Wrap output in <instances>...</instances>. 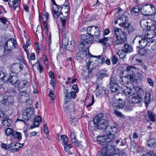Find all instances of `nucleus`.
I'll list each match as a JSON object with an SVG mask.
<instances>
[{
    "instance_id": "obj_54",
    "label": "nucleus",
    "mask_w": 156,
    "mask_h": 156,
    "mask_svg": "<svg viewBox=\"0 0 156 156\" xmlns=\"http://www.w3.org/2000/svg\"><path fill=\"white\" fill-rule=\"evenodd\" d=\"M111 61L113 64H115L117 63L118 61V58L115 55H113L111 58Z\"/></svg>"
},
{
    "instance_id": "obj_28",
    "label": "nucleus",
    "mask_w": 156,
    "mask_h": 156,
    "mask_svg": "<svg viewBox=\"0 0 156 156\" xmlns=\"http://www.w3.org/2000/svg\"><path fill=\"white\" fill-rule=\"evenodd\" d=\"M147 114L149 119L151 122H155L156 121V114L152 111L148 110Z\"/></svg>"
},
{
    "instance_id": "obj_51",
    "label": "nucleus",
    "mask_w": 156,
    "mask_h": 156,
    "mask_svg": "<svg viewBox=\"0 0 156 156\" xmlns=\"http://www.w3.org/2000/svg\"><path fill=\"white\" fill-rule=\"evenodd\" d=\"M46 33L47 35V38H48V45L49 47H50V43L51 42V33L49 32L48 30H46Z\"/></svg>"
},
{
    "instance_id": "obj_44",
    "label": "nucleus",
    "mask_w": 156,
    "mask_h": 156,
    "mask_svg": "<svg viewBox=\"0 0 156 156\" xmlns=\"http://www.w3.org/2000/svg\"><path fill=\"white\" fill-rule=\"evenodd\" d=\"M86 69L88 70V74L89 77L91 76H92V70L93 68L92 65L91 64H87L86 66Z\"/></svg>"
},
{
    "instance_id": "obj_2",
    "label": "nucleus",
    "mask_w": 156,
    "mask_h": 156,
    "mask_svg": "<svg viewBox=\"0 0 156 156\" xmlns=\"http://www.w3.org/2000/svg\"><path fill=\"white\" fill-rule=\"evenodd\" d=\"M87 33L86 34H82L83 38H86L90 41L93 42V38H98L100 37V31L97 27L92 26L88 27L87 29Z\"/></svg>"
},
{
    "instance_id": "obj_7",
    "label": "nucleus",
    "mask_w": 156,
    "mask_h": 156,
    "mask_svg": "<svg viewBox=\"0 0 156 156\" xmlns=\"http://www.w3.org/2000/svg\"><path fill=\"white\" fill-rule=\"evenodd\" d=\"M133 42L138 48H144L149 42L145 37L142 36H136L134 38Z\"/></svg>"
},
{
    "instance_id": "obj_58",
    "label": "nucleus",
    "mask_w": 156,
    "mask_h": 156,
    "mask_svg": "<svg viewBox=\"0 0 156 156\" xmlns=\"http://www.w3.org/2000/svg\"><path fill=\"white\" fill-rule=\"evenodd\" d=\"M62 44L64 47L67 46L69 44L68 39L66 37L62 39Z\"/></svg>"
},
{
    "instance_id": "obj_21",
    "label": "nucleus",
    "mask_w": 156,
    "mask_h": 156,
    "mask_svg": "<svg viewBox=\"0 0 156 156\" xmlns=\"http://www.w3.org/2000/svg\"><path fill=\"white\" fill-rule=\"evenodd\" d=\"M141 9L137 5L134 6L131 9L130 12L131 15L133 16H138L141 11Z\"/></svg>"
},
{
    "instance_id": "obj_23",
    "label": "nucleus",
    "mask_w": 156,
    "mask_h": 156,
    "mask_svg": "<svg viewBox=\"0 0 156 156\" xmlns=\"http://www.w3.org/2000/svg\"><path fill=\"white\" fill-rule=\"evenodd\" d=\"M41 120V116H36L34 119V122L33 123V126H31L30 128V129H32L35 127H38L40 124V122Z\"/></svg>"
},
{
    "instance_id": "obj_27",
    "label": "nucleus",
    "mask_w": 156,
    "mask_h": 156,
    "mask_svg": "<svg viewBox=\"0 0 156 156\" xmlns=\"http://www.w3.org/2000/svg\"><path fill=\"white\" fill-rule=\"evenodd\" d=\"M119 20L122 21V23H120L119 24L120 26L124 27L127 24H126V23L128 22V19L127 17L125 15H122L120 19H118V20Z\"/></svg>"
},
{
    "instance_id": "obj_64",
    "label": "nucleus",
    "mask_w": 156,
    "mask_h": 156,
    "mask_svg": "<svg viewBox=\"0 0 156 156\" xmlns=\"http://www.w3.org/2000/svg\"><path fill=\"white\" fill-rule=\"evenodd\" d=\"M112 156H126V153L123 152H120L119 153L113 154Z\"/></svg>"
},
{
    "instance_id": "obj_26",
    "label": "nucleus",
    "mask_w": 156,
    "mask_h": 156,
    "mask_svg": "<svg viewBox=\"0 0 156 156\" xmlns=\"http://www.w3.org/2000/svg\"><path fill=\"white\" fill-rule=\"evenodd\" d=\"M85 56H88V54H85L83 51H79L76 54L75 58L77 60H81L83 59Z\"/></svg>"
},
{
    "instance_id": "obj_37",
    "label": "nucleus",
    "mask_w": 156,
    "mask_h": 156,
    "mask_svg": "<svg viewBox=\"0 0 156 156\" xmlns=\"http://www.w3.org/2000/svg\"><path fill=\"white\" fill-rule=\"evenodd\" d=\"M114 32L115 37L120 36L122 33L124 34H126V32L124 31H122L121 29L118 28H115L114 29Z\"/></svg>"
},
{
    "instance_id": "obj_4",
    "label": "nucleus",
    "mask_w": 156,
    "mask_h": 156,
    "mask_svg": "<svg viewBox=\"0 0 156 156\" xmlns=\"http://www.w3.org/2000/svg\"><path fill=\"white\" fill-rule=\"evenodd\" d=\"M81 43L78 45V48L80 51H83L85 54H87L88 56H90V54L89 53L88 48L89 47L90 44H91L93 42L90 41L86 38H83L82 36H81Z\"/></svg>"
},
{
    "instance_id": "obj_59",
    "label": "nucleus",
    "mask_w": 156,
    "mask_h": 156,
    "mask_svg": "<svg viewBox=\"0 0 156 156\" xmlns=\"http://www.w3.org/2000/svg\"><path fill=\"white\" fill-rule=\"evenodd\" d=\"M102 83V82L101 80L100 79V78H98L97 80L96 88L101 87Z\"/></svg>"
},
{
    "instance_id": "obj_61",
    "label": "nucleus",
    "mask_w": 156,
    "mask_h": 156,
    "mask_svg": "<svg viewBox=\"0 0 156 156\" xmlns=\"http://www.w3.org/2000/svg\"><path fill=\"white\" fill-rule=\"evenodd\" d=\"M72 147V146L71 144H68L66 145H64V149L66 152H67Z\"/></svg>"
},
{
    "instance_id": "obj_60",
    "label": "nucleus",
    "mask_w": 156,
    "mask_h": 156,
    "mask_svg": "<svg viewBox=\"0 0 156 156\" xmlns=\"http://www.w3.org/2000/svg\"><path fill=\"white\" fill-rule=\"evenodd\" d=\"M8 105H12L14 102V98L13 97L9 96L8 97Z\"/></svg>"
},
{
    "instance_id": "obj_24",
    "label": "nucleus",
    "mask_w": 156,
    "mask_h": 156,
    "mask_svg": "<svg viewBox=\"0 0 156 156\" xmlns=\"http://www.w3.org/2000/svg\"><path fill=\"white\" fill-rule=\"evenodd\" d=\"M16 84L17 88L19 90L25 87L28 85L27 82L25 80L19 81Z\"/></svg>"
},
{
    "instance_id": "obj_14",
    "label": "nucleus",
    "mask_w": 156,
    "mask_h": 156,
    "mask_svg": "<svg viewBox=\"0 0 156 156\" xmlns=\"http://www.w3.org/2000/svg\"><path fill=\"white\" fill-rule=\"evenodd\" d=\"M23 68V65L19 63H16L12 64L10 68L12 73L16 74L20 72Z\"/></svg>"
},
{
    "instance_id": "obj_62",
    "label": "nucleus",
    "mask_w": 156,
    "mask_h": 156,
    "mask_svg": "<svg viewBox=\"0 0 156 156\" xmlns=\"http://www.w3.org/2000/svg\"><path fill=\"white\" fill-rule=\"evenodd\" d=\"M91 100L90 102H89L88 104L86 105V107L87 108H88L89 107H90L91 105H92L94 103V97L92 95L91 96Z\"/></svg>"
},
{
    "instance_id": "obj_56",
    "label": "nucleus",
    "mask_w": 156,
    "mask_h": 156,
    "mask_svg": "<svg viewBox=\"0 0 156 156\" xmlns=\"http://www.w3.org/2000/svg\"><path fill=\"white\" fill-rule=\"evenodd\" d=\"M101 87L96 88L95 91L96 94L97 96H100L102 93V90L101 89Z\"/></svg>"
},
{
    "instance_id": "obj_33",
    "label": "nucleus",
    "mask_w": 156,
    "mask_h": 156,
    "mask_svg": "<svg viewBox=\"0 0 156 156\" xmlns=\"http://www.w3.org/2000/svg\"><path fill=\"white\" fill-rule=\"evenodd\" d=\"M20 2H19L18 0H13V3L12 4V7L14 11L16 9L19 11L20 7Z\"/></svg>"
},
{
    "instance_id": "obj_18",
    "label": "nucleus",
    "mask_w": 156,
    "mask_h": 156,
    "mask_svg": "<svg viewBox=\"0 0 156 156\" xmlns=\"http://www.w3.org/2000/svg\"><path fill=\"white\" fill-rule=\"evenodd\" d=\"M113 107H117L119 108H122L125 106L126 108L129 106V105H126L125 104L124 101L120 98L115 101L113 104Z\"/></svg>"
},
{
    "instance_id": "obj_36",
    "label": "nucleus",
    "mask_w": 156,
    "mask_h": 156,
    "mask_svg": "<svg viewBox=\"0 0 156 156\" xmlns=\"http://www.w3.org/2000/svg\"><path fill=\"white\" fill-rule=\"evenodd\" d=\"M99 76L100 77V79L102 80L103 78L108 77L109 74L107 73L105 70H101L99 72Z\"/></svg>"
},
{
    "instance_id": "obj_39",
    "label": "nucleus",
    "mask_w": 156,
    "mask_h": 156,
    "mask_svg": "<svg viewBox=\"0 0 156 156\" xmlns=\"http://www.w3.org/2000/svg\"><path fill=\"white\" fill-rule=\"evenodd\" d=\"M137 96L142 98L144 94V91L143 90L142 88H138L137 89L136 92Z\"/></svg>"
},
{
    "instance_id": "obj_19",
    "label": "nucleus",
    "mask_w": 156,
    "mask_h": 156,
    "mask_svg": "<svg viewBox=\"0 0 156 156\" xmlns=\"http://www.w3.org/2000/svg\"><path fill=\"white\" fill-rule=\"evenodd\" d=\"M115 38L116 40H115V42L117 44H122L126 40V34L122 33L120 36L115 37Z\"/></svg>"
},
{
    "instance_id": "obj_47",
    "label": "nucleus",
    "mask_w": 156,
    "mask_h": 156,
    "mask_svg": "<svg viewBox=\"0 0 156 156\" xmlns=\"http://www.w3.org/2000/svg\"><path fill=\"white\" fill-rule=\"evenodd\" d=\"M18 95L21 98H25L28 96V93L24 90L20 91Z\"/></svg>"
},
{
    "instance_id": "obj_40",
    "label": "nucleus",
    "mask_w": 156,
    "mask_h": 156,
    "mask_svg": "<svg viewBox=\"0 0 156 156\" xmlns=\"http://www.w3.org/2000/svg\"><path fill=\"white\" fill-rule=\"evenodd\" d=\"M151 99V94L150 93H146L145 97V102L146 104V106L148 105V104L149 103Z\"/></svg>"
},
{
    "instance_id": "obj_53",
    "label": "nucleus",
    "mask_w": 156,
    "mask_h": 156,
    "mask_svg": "<svg viewBox=\"0 0 156 156\" xmlns=\"http://www.w3.org/2000/svg\"><path fill=\"white\" fill-rule=\"evenodd\" d=\"M0 22L4 25H7L9 23L7 19L4 17H0Z\"/></svg>"
},
{
    "instance_id": "obj_52",
    "label": "nucleus",
    "mask_w": 156,
    "mask_h": 156,
    "mask_svg": "<svg viewBox=\"0 0 156 156\" xmlns=\"http://www.w3.org/2000/svg\"><path fill=\"white\" fill-rule=\"evenodd\" d=\"M63 94L65 97L67 99H70V92L68 89H64V90Z\"/></svg>"
},
{
    "instance_id": "obj_6",
    "label": "nucleus",
    "mask_w": 156,
    "mask_h": 156,
    "mask_svg": "<svg viewBox=\"0 0 156 156\" xmlns=\"http://www.w3.org/2000/svg\"><path fill=\"white\" fill-rule=\"evenodd\" d=\"M156 12L154 6L151 4H146L142 6L141 12L144 15L147 16L153 15Z\"/></svg>"
},
{
    "instance_id": "obj_12",
    "label": "nucleus",
    "mask_w": 156,
    "mask_h": 156,
    "mask_svg": "<svg viewBox=\"0 0 156 156\" xmlns=\"http://www.w3.org/2000/svg\"><path fill=\"white\" fill-rule=\"evenodd\" d=\"M34 113V111L33 109L30 108H27L25 111L23 112V120L19 119H17V120L24 121L23 120H28L30 118L31 116Z\"/></svg>"
},
{
    "instance_id": "obj_50",
    "label": "nucleus",
    "mask_w": 156,
    "mask_h": 156,
    "mask_svg": "<svg viewBox=\"0 0 156 156\" xmlns=\"http://www.w3.org/2000/svg\"><path fill=\"white\" fill-rule=\"evenodd\" d=\"M95 57L101 60V64L105 62V59L106 58L103 55H100L96 56H95Z\"/></svg>"
},
{
    "instance_id": "obj_15",
    "label": "nucleus",
    "mask_w": 156,
    "mask_h": 156,
    "mask_svg": "<svg viewBox=\"0 0 156 156\" xmlns=\"http://www.w3.org/2000/svg\"><path fill=\"white\" fill-rule=\"evenodd\" d=\"M48 18L49 14L47 12H45L42 16L40 14H39V19H41L43 21L44 28L46 30H48L49 29L48 27Z\"/></svg>"
},
{
    "instance_id": "obj_32",
    "label": "nucleus",
    "mask_w": 156,
    "mask_h": 156,
    "mask_svg": "<svg viewBox=\"0 0 156 156\" xmlns=\"http://www.w3.org/2000/svg\"><path fill=\"white\" fill-rule=\"evenodd\" d=\"M106 138V136L104 135L98 136L97 138V141L102 145H106L105 138Z\"/></svg>"
},
{
    "instance_id": "obj_63",
    "label": "nucleus",
    "mask_w": 156,
    "mask_h": 156,
    "mask_svg": "<svg viewBox=\"0 0 156 156\" xmlns=\"http://www.w3.org/2000/svg\"><path fill=\"white\" fill-rule=\"evenodd\" d=\"M140 135L137 132H134L133 134V138L134 139H137L140 137Z\"/></svg>"
},
{
    "instance_id": "obj_41",
    "label": "nucleus",
    "mask_w": 156,
    "mask_h": 156,
    "mask_svg": "<svg viewBox=\"0 0 156 156\" xmlns=\"http://www.w3.org/2000/svg\"><path fill=\"white\" fill-rule=\"evenodd\" d=\"M138 53L141 55H145L146 56L147 55V52L148 51V50L145 49L144 48H140Z\"/></svg>"
},
{
    "instance_id": "obj_8",
    "label": "nucleus",
    "mask_w": 156,
    "mask_h": 156,
    "mask_svg": "<svg viewBox=\"0 0 156 156\" xmlns=\"http://www.w3.org/2000/svg\"><path fill=\"white\" fill-rule=\"evenodd\" d=\"M133 68V66H129L127 67V69L129 70L130 75V81L134 82L135 80L137 81L140 80L142 78V75L141 73L137 72L136 74L133 73L132 69Z\"/></svg>"
},
{
    "instance_id": "obj_5",
    "label": "nucleus",
    "mask_w": 156,
    "mask_h": 156,
    "mask_svg": "<svg viewBox=\"0 0 156 156\" xmlns=\"http://www.w3.org/2000/svg\"><path fill=\"white\" fill-rule=\"evenodd\" d=\"M16 45V41L14 38L8 40L4 44V54L7 55L10 54L13 48H15Z\"/></svg>"
},
{
    "instance_id": "obj_45",
    "label": "nucleus",
    "mask_w": 156,
    "mask_h": 156,
    "mask_svg": "<svg viewBox=\"0 0 156 156\" xmlns=\"http://www.w3.org/2000/svg\"><path fill=\"white\" fill-rule=\"evenodd\" d=\"M73 102H71L70 104V107H69V106H68L67 105L66 106L64 105V107H65V109L66 110V111L69 112L73 110Z\"/></svg>"
},
{
    "instance_id": "obj_43",
    "label": "nucleus",
    "mask_w": 156,
    "mask_h": 156,
    "mask_svg": "<svg viewBox=\"0 0 156 156\" xmlns=\"http://www.w3.org/2000/svg\"><path fill=\"white\" fill-rule=\"evenodd\" d=\"M42 31V30L41 26L40 25H38L36 31V36L38 37V34L39 36H42L43 35Z\"/></svg>"
},
{
    "instance_id": "obj_29",
    "label": "nucleus",
    "mask_w": 156,
    "mask_h": 156,
    "mask_svg": "<svg viewBox=\"0 0 156 156\" xmlns=\"http://www.w3.org/2000/svg\"><path fill=\"white\" fill-rule=\"evenodd\" d=\"M70 138L73 144L76 146H78L79 143L77 139L75 134L73 132L71 133L70 134Z\"/></svg>"
},
{
    "instance_id": "obj_31",
    "label": "nucleus",
    "mask_w": 156,
    "mask_h": 156,
    "mask_svg": "<svg viewBox=\"0 0 156 156\" xmlns=\"http://www.w3.org/2000/svg\"><path fill=\"white\" fill-rule=\"evenodd\" d=\"M106 138H105L106 145L108 144H112L113 141V140L115 139V138L112 134L109 135H106Z\"/></svg>"
},
{
    "instance_id": "obj_1",
    "label": "nucleus",
    "mask_w": 156,
    "mask_h": 156,
    "mask_svg": "<svg viewBox=\"0 0 156 156\" xmlns=\"http://www.w3.org/2000/svg\"><path fill=\"white\" fill-rule=\"evenodd\" d=\"M108 118L102 113L96 116L93 120L90 121L89 126L99 129H105L108 135L115 134L118 131V128L115 126H108L109 124Z\"/></svg>"
},
{
    "instance_id": "obj_16",
    "label": "nucleus",
    "mask_w": 156,
    "mask_h": 156,
    "mask_svg": "<svg viewBox=\"0 0 156 156\" xmlns=\"http://www.w3.org/2000/svg\"><path fill=\"white\" fill-rule=\"evenodd\" d=\"M113 40L109 37H105L104 36L101 39H99L98 42L105 45H110L113 44Z\"/></svg>"
},
{
    "instance_id": "obj_46",
    "label": "nucleus",
    "mask_w": 156,
    "mask_h": 156,
    "mask_svg": "<svg viewBox=\"0 0 156 156\" xmlns=\"http://www.w3.org/2000/svg\"><path fill=\"white\" fill-rule=\"evenodd\" d=\"M14 132V130L12 128H8L5 130V133L7 135L12 136Z\"/></svg>"
},
{
    "instance_id": "obj_3",
    "label": "nucleus",
    "mask_w": 156,
    "mask_h": 156,
    "mask_svg": "<svg viewBox=\"0 0 156 156\" xmlns=\"http://www.w3.org/2000/svg\"><path fill=\"white\" fill-rule=\"evenodd\" d=\"M115 147L111 144H108L103 147L101 151H99L97 156H112L115 152Z\"/></svg>"
},
{
    "instance_id": "obj_35",
    "label": "nucleus",
    "mask_w": 156,
    "mask_h": 156,
    "mask_svg": "<svg viewBox=\"0 0 156 156\" xmlns=\"http://www.w3.org/2000/svg\"><path fill=\"white\" fill-rule=\"evenodd\" d=\"M124 27H125L126 30H127V32L129 34L132 33L135 31V29L133 26L130 24L128 23Z\"/></svg>"
},
{
    "instance_id": "obj_17",
    "label": "nucleus",
    "mask_w": 156,
    "mask_h": 156,
    "mask_svg": "<svg viewBox=\"0 0 156 156\" xmlns=\"http://www.w3.org/2000/svg\"><path fill=\"white\" fill-rule=\"evenodd\" d=\"M24 145V144H21L18 143H17L15 144L10 143V151L12 152H14L15 151H19Z\"/></svg>"
},
{
    "instance_id": "obj_22",
    "label": "nucleus",
    "mask_w": 156,
    "mask_h": 156,
    "mask_svg": "<svg viewBox=\"0 0 156 156\" xmlns=\"http://www.w3.org/2000/svg\"><path fill=\"white\" fill-rule=\"evenodd\" d=\"M129 100H128L129 101V103H139L140 102V100L141 99L140 97L138 96L135 97L134 95H130L128 96Z\"/></svg>"
},
{
    "instance_id": "obj_42",
    "label": "nucleus",
    "mask_w": 156,
    "mask_h": 156,
    "mask_svg": "<svg viewBox=\"0 0 156 156\" xmlns=\"http://www.w3.org/2000/svg\"><path fill=\"white\" fill-rule=\"evenodd\" d=\"M120 58H124L126 55V53L123 49L119 50L117 53Z\"/></svg>"
},
{
    "instance_id": "obj_20",
    "label": "nucleus",
    "mask_w": 156,
    "mask_h": 156,
    "mask_svg": "<svg viewBox=\"0 0 156 156\" xmlns=\"http://www.w3.org/2000/svg\"><path fill=\"white\" fill-rule=\"evenodd\" d=\"M135 90L134 87H133V89L131 88L126 86H124L122 88V90L123 93H124L126 96L128 95V96L130 95H132L134 94L133 91Z\"/></svg>"
},
{
    "instance_id": "obj_57",
    "label": "nucleus",
    "mask_w": 156,
    "mask_h": 156,
    "mask_svg": "<svg viewBox=\"0 0 156 156\" xmlns=\"http://www.w3.org/2000/svg\"><path fill=\"white\" fill-rule=\"evenodd\" d=\"M76 92H77L75 91H71L70 92V99H71V98L74 99L76 98Z\"/></svg>"
},
{
    "instance_id": "obj_38",
    "label": "nucleus",
    "mask_w": 156,
    "mask_h": 156,
    "mask_svg": "<svg viewBox=\"0 0 156 156\" xmlns=\"http://www.w3.org/2000/svg\"><path fill=\"white\" fill-rule=\"evenodd\" d=\"M137 55H135L133 58L132 62H134L135 64H139L140 65H142L143 63L141 59H138L136 58Z\"/></svg>"
},
{
    "instance_id": "obj_34",
    "label": "nucleus",
    "mask_w": 156,
    "mask_h": 156,
    "mask_svg": "<svg viewBox=\"0 0 156 156\" xmlns=\"http://www.w3.org/2000/svg\"><path fill=\"white\" fill-rule=\"evenodd\" d=\"M149 30L145 33V35L147 36V37L150 35L149 34L150 31H152L154 33L155 35L156 36V26L154 24H153L149 27Z\"/></svg>"
},
{
    "instance_id": "obj_49",
    "label": "nucleus",
    "mask_w": 156,
    "mask_h": 156,
    "mask_svg": "<svg viewBox=\"0 0 156 156\" xmlns=\"http://www.w3.org/2000/svg\"><path fill=\"white\" fill-rule=\"evenodd\" d=\"M61 138L64 145H66L68 144V142L69 140L66 136L62 135L61 136Z\"/></svg>"
},
{
    "instance_id": "obj_25",
    "label": "nucleus",
    "mask_w": 156,
    "mask_h": 156,
    "mask_svg": "<svg viewBox=\"0 0 156 156\" xmlns=\"http://www.w3.org/2000/svg\"><path fill=\"white\" fill-rule=\"evenodd\" d=\"M156 139L154 138L150 137L147 141V146L149 147L154 148L156 147Z\"/></svg>"
},
{
    "instance_id": "obj_13",
    "label": "nucleus",
    "mask_w": 156,
    "mask_h": 156,
    "mask_svg": "<svg viewBox=\"0 0 156 156\" xmlns=\"http://www.w3.org/2000/svg\"><path fill=\"white\" fill-rule=\"evenodd\" d=\"M111 90L113 92H119L120 87L117 83L113 78L110 79V81L109 83Z\"/></svg>"
},
{
    "instance_id": "obj_48",
    "label": "nucleus",
    "mask_w": 156,
    "mask_h": 156,
    "mask_svg": "<svg viewBox=\"0 0 156 156\" xmlns=\"http://www.w3.org/2000/svg\"><path fill=\"white\" fill-rule=\"evenodd\" d=\"M15 138H17L19 140H21L22 138V134L21 133L17 131L14 132L12 135Z\"/></svg>"
},
{
    "instance_id": "obj_55",
    "label": "nucleus",
    "mask_w": 156,
    "mask_h": 156,
    "mask_svg": "<svg viewBox=\"0 0 156 156\" xmlns=\"http://www.w3.org/2000/svg\"><path fill=\"white\" fill-rule=\"evenodd\" d=\"M1 147L2 148L4 149L5 150H9L10 151V144L8 145L4 143H2L1 144Z\"/></svg>"
},
{
    "instance_id": "obj_9",
    "label": "nucleus",
    "mask_w": 156,
    "mask_h": 156,
    "mask_svg": "<svg viewBox=\"0 0 156 156\" xmlns=\"http://www.w3.org/2000/svg\"><path fill=\"white\" fill-rule=\"evenodd\" d=\"M2 81L4 83H11L13 86L16 87V84L19 81V78L17 76L12 75L9 76H7V74L5 73Z\"/></svg>"
},
{
    "instance_id": "obj_11",
    "label": "nucleus",
    "mask_w": 156,
    "mask_h": 156,
    "mask_svg": "<svg viewBox=\"0 0 156 156\" xmlns=\"http://www.w3.org/2000/svg\"><path fill=\"white\" fill-rule=\"evenodd\" d=\"M129 79L130 80L129 73L127 68L126 70L123 71L121 73L119 81L121 84H124L128 83Z\"/></svg>"
},
{
    "instance_id": "obj_10",
    "label": "nucleus",
    "mask_w": 156,
    "mask_h": 156,
    "mask_svg": "<svg viewBox=\"0 0 156 156\" xmlns=\"http://www.w3.org/2000/svg\"><path fill=\"white\" fill-rule=\"evenodd\" d=\"M53 6L52 11L53 12V16L54 17L58 18L60 15H62L61 10L63 7L60 6L58 5L56 3L55 0L54 2L52 0H51Z\"/></svg>"
},
{
    "instance_id": "obj_30",
    "label": "nucleus",
    "mask_w": 156,
    "mask_h": 156,
    "mask_svg": "<svg viewBox=\"0 0 156 156\" xmlns=\"http://www.w3.org/2000/svg\"><path fill=\"white\" fill-rule=\"evenodd\" d=\"M122 49L126 53H130L133 51V48L132 47L127 43H125L124 44Z\"/></svg>"
}]
</instances>
